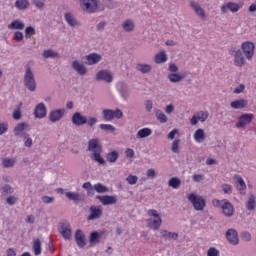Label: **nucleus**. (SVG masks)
I'll use <instances>...</instances> for the list:
<instances>
[{
  "instance_id": "1",
  "label": "nucleus",
  "mask_w": 256,
  "mask_h": 256,
  "mask_svg": "<svg viewBox=\"0 0 256 256\" xmlns=\"http://www.w3.org/2000/svg\"><path fill=\"white\" fill-rule=\"evenodd\" d=\"M87 150L92 153L90 155V159L92 161H95L99 165H105V159L101 157V153H103V146H101V142L97 138L88 141Z\"/></svg>"
},
{
  "instance_id": "2",
  "label": "nucleus",
  "mask_w": 256,
  "mask_h": 256,
  "mask_svg": "<svg viewBox=\"0 0 256 256\" xmlns=\"http://www.w3.org/2000/svg\"><path fill=\"white\" fill-rule=\"evenodd\" d=\"M23 83L26 89H28V91L33 92L37 89V81L35 80V74L33 73V70L31 69V66H29V64L25 66Z\"/></svg>"
},
{
  "instance_id": "3",
  "label": "nucleus",
  "mask_w": 256,
  "mask_h": 256,
  "mask_svg": "<svg viewBox=\"0 0 256 256\" xmlns=\"http://www.w3.org/2000/svg\"><path fill=\"white\" fill-rule=\"evenodd\" d=\"M100 3L99 0H80V8L84 13H97Z\"/></svg>"
},
{
  "instance_id": "4",
  "label": "nucleus",
  "mask_w": 256,
  "mask_h": 256,
  "mask_svg": "<svg viewBox=\"0 0 256 256\" xmlns=\"http://www.w3.org/2000/svg\"><path fill=\"white\" fill-rule=\"evenodd\" d=\"M104 121H113V119H123V111L119 108L116 110L104 109L102 110Z\"/></svg>"
},
{
  "instance_id": "5",
  "label": "nucleus",
  "mask_w": 256,
  "mask_h": 256,
  "mask_svg": "<svg viewBox=\"0 0 256 256\" xmlns=\"http://www.w3.org/2000/svg\"><path fill=\"white\" fill-rule=\"evenodd\" d=\"M58 232L65 239V241H71L73 235V230L71 229V224L69 222H60L58 226Z\"/></svg>"
},
{
  "instance_id": "6",
  "label": "nucleus",
  "mask_w": 256,
  "mask_h": 256,
  "mask_svg": "<svg viewBox=\"0 0 256 256\" xmlns=\"http://www.w3.org/2000/svg\"><path fill=\"white\" fill-rule=\"evenodd\" d=\"M240 50L244 54V57H246L248 61H251V59H253V55H255V43L246 41L241 44Z\"/></svg>"
},
{
  "instance_id": "7",
  "label": "nucleus",
  "mask_w": 256,
  "mask_h": 256,
  "mask_svg": "<svg viewBox=\"0 0 256 256\" xmlns=\"http://www.w3.org/2000/svg\"><path fill=\"white\" fill-rule=\"evenodd\" d=\"M188 201H191L195 211H203L205 209L206 202L201 196L190 194L188 196Z\"/></svg>"
},
{
  "instance_id": "8",
  "label": "nucleus",
  "mask_w": 256,
  "mask_h": 256,
  "mask_svg": "<svg viewBox=\"0 0 256 256\" xmlns=\"http://www.w3.org/2000/svg\"><path fill=\"white\" fill-rule=\"evenodd\" d=\"M234 53V65L235 67H243L245 65V54L241 49H236L232 47L230 49V54L233 55Z\"/></svg>"
},
{
  "instance_id": "9",
  "label": "nucleus",
  "mask_w": 256,
  "mask_h": 256,
  "mask_svg": "<svg viewBox=\"0 0 256 256\" xmlns=\"http://www.w3.org/2000/svg\"><path fill=\"white\" fill-rule=\"evenodd\" d=\"M223 204H221V210L224 217H233L235 215V207L233 203L229 202L227 199H222Z\"/></svg>"
},
{
  "instance_id": "10",
  "label": "nucleus",
  "mask_w": 256,
  "mask_h": 256,
  "mask_svg": "<svg viewBox=\"0 0 256 256\" xmlns=\"http://www.w3.org/2000/svg\"><path fill=\"white\" fill-rule=\"evenodd\" d=\"M254 117L255 116L253 114H242L238 118V122L236 123L235 127H237V129H243V127H246V125H249V123L253 121Z\"/></svg>"
},
{
  "instance_id": "11",
  "label": "nucleus",
  "mask_w": 256,
  "mask_h": 256,
  "mask_svg": "<svg viewBox=\"0 0 256 256\" xmlns=\"http://www.w3.org/2000/svg\"><path fill=\"white\" fill-rule=\"evenodd\" d=\"M226 239L230 245H239V233L237 230L230 228L226 231Z\"/></svg>"
},
{
  "instance_id": "12",
  "label": "nucleus",
  "mask_w": 256,
  "mask_h": 256,
  "mask_svg": "<svg viewBox=\"0 0 256 256\" xmlns=\"http://www.w3.org/2000/svg\"><path fill=\"white\" fill-rule=\"evenodd\" d=\"M116 88L122 99H124V101H128L130 97L129 86L125 82H118Z\"/></svg>"
},
{
  "instance_id": "13",
  "label": "nucleus",
  "mask_w": 256,
  "mask_h": 256,
  "mask_svg": "<svg viewBox=\"0 0 256 256\" xmlns=\"http://www.w3.org/2000/svg\"><path fill=\"white\" fill-rule=\"evenodd\" d=\"M103 210L101 206H90V215L87 217V221H95V219H101Z\"/></svg>"
},
{
  "instance_id": "14",
  "label": "nucleus",
  "mask_w": 256,
  "mask_h": 256,
  "mask_svg": "<svg viewBox=\"0 0 256 256\" xmlns=\"http://www.w3.org/2000/svg\"><path fill=\"white\" fill-rule=\"evenodd\" d=\"M96 81H105V83H113V74L108 70H100L96 74Z\"/></svg>"
},
{
  "instance_id": "15",
  "label": "nucleus",
  "mask_w": 256,
  "mask_h": 256,
  "mask_svg": "<svg viewBox=\"0 0 256 256\" xmlns=\"http://www.w3.org/2000/svg\"><path fill=\"white\" fill-rule=\"evenodd\" d=\"M34 117L36 119H43L47 117V106H45V103L41 102L36 105L34 109Z\"/></svg>"
},
{
  "instance_id": "16",
  "label": "nucleus",
  "mask_w": 256,
  "mask_h": 256,
  "mask_svg": "<svg viewBox=\"0 0 256 256\" xmlns=\"http://www.w3.org/2000/svg\"><path fill=\"white\" fill-rule=\"evenodd\" d=\"M96 199H98L102 205H115L118 201L117 195H98Z\"/></svg>"
},
{
  "instance_id": "17",
  "label": "nucleus",
  "mask_w": 256,
  "mask_h": 256,
  "mask_svg": "<svg viewBox=\"0 0 256 256\" xmlns=\"http://www.w3.org/2000/svg\"><path fill=\"white\" fill-rule=\"evenodd\" d=\"M72 123L76 127H81V125H87V116H83L81 112H75L72 115Z\"/></svg>"
},
{
  "instance_id": "18",
  "label": "nucleus",
  "mask_w": 256,
  "mask_h": 256,
  "mask_svg": "<svg viewBox=\"0 0 256 256\" xmlns=\"http://www.w3.org/2000/svg\"><path fill=\"white\" fill-rule=\"evenodd\" d=\"M190 7L191 9H193V11L196 13V15L202 19L205 20V18L207 17L205 15V10L201 7V5L195 1H190Z\"/></svg>"
},
{
  "instance_id": "19",
  "label": "nucleus",
  "mask_w": 256,
  "mask_h": 256,
  "mask_svg": "<svg viewBox=\"0 0 256 256\" xmlns=\"http://www.w3.org/2000/svg\"><path fill=\"white\" fill-rule=\"evenodd\" d=\"M240 9H241V6H239V4L228 2L227 4L221 6V13L223 15H225L227 11H231L232 13H237V11H239Z\"/></svg>"
},
{
  "instance_id": "20",
  "label": "nucleus",
  "mask_w": 256,
  "mask_h": 256,
  "mask_svg": "<svg viewBox=\"0 0 256 256\" xmlns=\"http://www.w3.org/2000/svg\"><path fill=\"white\" fill-rule=\"evenodd\" d=\"M75 241L78 247H80V249H83V247L87 245L86 239H85V233L83 232V230H80V229L76 230Z\"/></svg>"
},
{
  "instance_id": "21",
  "label": "nucleus",
  "mask_w": 256,
  "mask_h": 256,
  "mask_svg": "<svg viewBox=\"0 0 256 256\" xmlns=\"http://www.w3.org/2000/svg\"><path fill=\"white\" fill-rule=\"evenodd\" d=\"M63 115H65V110H53L49 114V121H51V123H57V121H61V119H63Z\"/></svg>"
},
{
  "instance_id": "22",
  "label": "nucleus",
  "mask_w": 256,
  "mask_h": 256,
  "mask_svg": "<svg viewBox=\"0 0 256 256\" xmlns=\"http://www.w3.org/2000/svg\"><path fill=\"white\" fill-rule=\"evenodd\" d=\"M8 29H10V31H23V29H25V22L20 19L13 20L8 25Z\"/></svg>"
},
{
  "instance_id": "23",
  "label": "nucleus",
  "mask_w": 256,
  "mask_h": 256,
  "mask_svg": "<svg viewBox=\"0 0 256 256\" xmlns=\"http://www.w3.org/2000/svg\"><path fill=\"white\" fill-rule=\"evenodd\" d=\"M64 19L69 27H79L81 24L77 21V18L71 12H67L64 14Z\"/></svg>"
},
{
  "instance_id": "24",
  "label": "nucleus",
  "mask_w": 256,
  "mask_h": 256,
  "mask_svg": "<svg viewBox=\"0 0 256 256\" xmlns=\"http://www.w3.org/2000/svg\"><path fill=\"white\" fill-rule=\"evenodd\" d=\"M72 69H74L78 75H87V67L81 64L78 60L72 62Z\"/></svg>"
},
{
  "instance_id": "25",
  "label": "nucleus",
  "mask_w": 256,
  "mask_h": 256,
  "mask_svg": "<svg viewBox=\"0 0 256 256\" xmlns=\"http://www.w3.org/2000/svg\"><path fill=\"white\" fill-rule=\"evenodd\" d=\"M86 65H97L101 61V55L97 53H91L85 56Z\"/></svg>"
},
{
  "instance_id": "26",
  "label": "nucleus",
  "mask_w": 256,
  "mask_h": 256,
  "mask_svg": "<svg viewBox=\"0 0 256 256\" xmlns=\"http://www.w3.org/2000/svg\"><path fill=\"white\" fill-rule=\"evenodd\" d=\"M247 105H249V102L246 99H239V100L232 101L230 103V107L232 109H245Z\"/></svg>"
},
{
  "instance_id": "27",
  "label": "nucleus",
  "mask_w": 256,
  "mask_h": 256,
  "mask_svg": "<svg viewBox=\"0 0 256 256\" xmlns=\"http://www.w3.org/2000/svg\"><path fill=\"white\" fill-rule=\"evenodd\" d=\"M122 29L126 33H133V31H135V22L131 19H126L122 23Z\"/></svg>"
},
{
  "instance_id": "28",
  "label": "nucleus",
  "mask_w": 256,
  "mask_h": 256,
  "mask_svg": "<svg viewBox=\"0 0 256 256\" xmlns=\"http://www.w3.org/2000/svg\"><path fill=\"white\" fill-rule=\"evenodd\" d=\"M163 223V220L161 218L158 219H148L147 220V225L150 229H154V231H159L161 229V225Z\"/></svg>"
},
{
  "instance_id": "29",
  "label": "nucleus",
  "mask_w": 256,
  "mask_h": 256,
  "mask_svg": "<svg viewBox=\"0 0 256 256\" xmlns=\"http://www.w3.org/2000/svg\"><path fill=\"white\" fill-rule=\"evenodd\" d=\"M28 127L27 123L21 122L14 128L15 137H23L25 135V128Z\"/></svg>"
},
{
  "instance_id": "30",
  "label": "nucleus",
  "mask_w": 256,
  "mask_h": 256,
  "mask_svg": "<svg viewBox=\"0 0 256 256\" xmlns=\"http://www.w3.org/2000/svg\"><path fill=\"white\" fill-rule=\"evenodd\" d=\"M101 237H103V234L94 231L92 233H90V247H93V245H97L98 243H101Z\"/></svg>"
},
{
  "instance_id": "31",
  "label": "nucleus",
  "mask_w": 256,
  "mask_h": 256,
  "mask_svg": "<svg viewBox=\"0 0 256 256\" xmlns=\"http://www.w3.org/2000/svg\"><path fill=\"white\" fill-rule=\"evenodd\" d=\"M153 69V66L151 64H136V71H139V73H143V75L151 73Z\"/></svg>"
},
{
  "instance_id": "32",
  "label": "nucleus",
  "mask_w": 256,
  "mask_h": 256,
  "mask_svg": "<svg viewBox=\"0 0 256 256\" xmlns=\"http://www.w3.org/2000/svg\"><path fill=\"white\" fill-rule=\"evenodd\" d=\"M152 134H153V130H151V128H142L137 132L136 138L145 139L147 137H150V135Z\"/></svg>"
},
{
  "instance_id": "33",
  "label": "nucleus",
  "mask_w": 256,
  "mask_h": 256,
  "mask_svg": "<svg viewBox=\"0 0 256 256\" xmlns=\"http://www.w3.org/2000/svg\"><path fill=\"white\" fill-rule=\"evenodd\" d=\"M234 179L237 181V189L240 191V193H243L245 189H247V184L245 183V180H243V177L240 175H234Z\"/></svg>"
},
{
  "instance_id": "34",
  "label": "nucleus",
  "mask_w": 256,
  "mask_h": 256,
  "mask_svg": "<svg viewBox=\"0 0 256 256\" xmlns=\"http://www.w3.org/2000/svg\"><path fill=\"white\" fill-rule=\"evenodd\" d=\"M29 5H31L29 0H16L15 2V7L19 11H25V9H29Z\"/></svg>"
},
{
  "instance_id": "35",
  "label": "nucleus",
  "mask_w": 256,
  "mask_h": 256,
  "mask_svg": "<svg viewBox=\"0 0 256 256\" xmlns=\"http://www.w3.org/2000/svg\"><path fill=\"white\" fill-rule=\"evenodd\" d=\"M65 196L70 201H74V202L83 201V196L81 194H79L78 192H66Z\"/></svg>"
},
{
  "instance_id": "36",
  "label": "nucleus",
  "mask_w": 256,
  "mask_h": 256,
  "mask_svg": "<svg viewBox=\"0 0 256 256\" xmlns=\"http://www.w3.org/2000/svg\"><path fill=\"white\" fill-rule=\"evenodd\" d=\"M168 79L171 83H181L185 79V76L179 73H171L168 75Z\"/></svg>"
},
{
  "instance_id": "37",
  "label": "nucleus",
  "mask_w": 256,
  "mask_h": 256,
  "mask_svg": "<svg viewBox=\"0 0 256 256\" xmlns=\"http://www.w3.org/2000/svg\"><path fill=\"white\" fill-rule=\"evenodd\" d=\"M194 139L197 141V143H202V141H205V130L198 129L194 133Z\"/></svg>"
},
{
  "instance_id": "38",
  "label": "nucleus",
  "mask_w": 256,
  "mask_h": 256,
  "mask_svg": "<svg viewBox=\"0 0 256 256\" xmlns=\"http://www.w3.org/2000/svg\"><path fill=\"white\" fill-rule=\"evenodd\" d=\"M161 235L164 239L169 238V239H173L174 241H177V239H179V234L175 232H169L167 230H162Z\"/></svg>"
},
{
  "instance_id": "39",
  "label": "nucleus",
  "mask_w": 256,
  "mask_h": 256,
  "mask_svg": "<svg viewBox=\"0 0 256 256\" xmlns=\"http://www.w3.org/2000/svg\"><path fill=\"white\" fill-rule=\"evenodd\" d=\"M32 247H33L34 255L36 256L41 255V240L39 238L34 239Z\"/></svg>"
},
{
  "instance_id": "40",
  "label": "nucleus",
  "mask_w": 256,
  "mask_h": 256,
  "mask_svg": "<svg viewBox=\"0 0 256 256\" xmlns=\"http://www.w3.org/2000/svg\"><path fill=\"white\" fill-rule=\"evenodd\" d=\"M106 159L109 163H117V159H119V152L112 151L106 155Z\"/></svg>"
},
{
  "instance_id": "41",
  "label": "nucleus",
  "mask_w": 256,
  "mask_h": 256,
  "mask_svg": "<svg viewBox=\"0 0 256 256\" xmlns=\"http://www.w3.org/2000/svg\"><path fill=\"white\" fill-rule=\"evenodd\" d=\"M168 185H169V187H172V189H179V187H181V179H179L177 177H172L168 181Z\"/></svg>"
},
{
  "instance_id": "42",
  "label": "nucleus",
  "mask_w": 256,
  "mask_h": 256,
  "mask_svg": "<svg viewBox=\"0 0 256 256\" xmlns=\"http://www.w3.org/2000/svg\"><path fill=\"white\" fill-rule=\"evenodd\" d=\"M94 191H96V193H109V187L101 184V183H97L93 186Z\"/></svg>"
},
{
  "instance_id": "43",
  "label": "nucleus",
  "mask_w": 256,
  "mask_h": 256,
  "mask_svg": "<svg viewBox=\"0 0 256 256\" xmlns=\"http://www.w3.org/2000/svg\"><path fill=\"white\" fill-rule=\"evenodd\" d=\"M255 199H256L255 195L251 194L249 196L246 204V209H248V211H253V209H255V205H256Z\"/></svg>"
},
{
  "instance_id": "44",
  "label": "nucleus",
  "mask_w": 256,
  "mask_h": 256,
  "mask_svg": "<svg viewBox=\"0 0 256 256\" xmlns=\"http://www.w3.org/2000/svg\"><path fill=\"white\" fill-rule=\"evenodd\" d=\"M42 55L45 59H55L59 57V54L51 49L44 50Z\"/></svg>"
},
{
  "instance_id": "45",
  "label": "nucleus",
  "mask_w": 256,
  "mask_h": 256,
  "mask_svg": "<svg viewBox=\"0 0 256 256\" xmlns=\"http://www.w3.org/2000/svg\"><path fill=\"white\" fill-rule=\"evenodd\" d=\"M196 117L198 118V121H201V123H205L207 119H209V112L208 111H198L196 113Z\"/></svg>"
},
{
  "instance_id": "46",
  "label": "nucleus",
  "mask_w": 256,
  "mask_h": 256,
  "mask_svg": "<svg viewBox=\"0 0 256 256\" xmlns=\"http://www.w3.org/2000/svg\"><path fill=\"white\" fill-rule=\"evenodd\" d=\"M154 61L157 64L165 63L167 61V54L165 52H160L156 54Z\"/></svg>"
},
{
  "instance_id": "47",
  "label": "nucleus",
  "mask_w": 256,
  "mask_h": 256,
  "mask_svg": "<svg viewBox=\"0 0 256 256\" xmlns=\"http://www.w3.org/2000/svg\"><path fill=\"white\" fill-rule=\"evenodd\" d=\"M35 33H37L35 28L33 26H28L25 29V38L29 39V38L33 37V35H35Z\"/></svg>"
},
{
  "instance_id": "48",
  "label": "nucleus",
  "mask_w": 256,
  "mask_h": 256,
  "mask_svg": "<svg viewBox=\"0 0 256 256\" xmlns=\"http://www.w3.org/2000/svg\"><path fill=\"white\" fill-rule=\"evenodd\" d=\"M156 117L160 123H167V121H168L167 115H165V113H163V111H161V110H158L156 112Z\"/></svg>"
},
{
  "instance_id": "49",
  "label": "nucleus",
  "mask_w": 256,
  "mask_h": 256,
  "mask_svg": "<svg viewBox=\"0 0 256 256\" xmlns=\"http://www.w3.org/2000/svg\"><path fill=\"white\" fill-rule=\"evenodd\" d=\"M99 128L102 131H110L111 133H113V131H115V126H113L111 124H100Z\"/></svg>"
},
{
  "instance_id": "50",
  "label": "nucleus",
  "mask_w": 256,
  "mask_h": 256,
  "mask_svg": "<svg viewBox=\"0 0 256 256\" xmlns=\"http://www.w3.org/2000/svg\"><path fill=\"white\" fill-rule=\"evenodd\" d=\"M2 165H3V167H5V168L14 167V165H15V160L9 159V158H5V159H3V161H2Z\"/></svg>"
},
{
  "instance_id": "51",
  "label": "nucleus",
  "mask_w": 256,
  "mask_h": 256,
  "mask_svg": "<svg viewBox=\"0 0 256 256\" xmlns=\"http://www.w3.org/2000/svg\"><path fill=\"white\" fill-rule=\"evenodd\" d=\"M181 143V140L176 139L173 141L171 146L172 153H179V144Z\"/></svg>"
},
{
  "instance_id": "52",
  "label": "nucleus",
  "mask_w": 256,
  "mask_h": 256,
  "mask_svg": "<svg viewBox=\"0 0 256 256\" xmlns=\"http://www.w3.org/2000/svg\"><path fill=\"white\" fill-rule=\"evenodd\" d=\"M139 180V177L135 176V175H129L126 178V181L129 185H136L137 181Z\"/></svg>"
},
{
  "instance_id": "53",
  "label": "nucleus",
  "mask_w": 256,
  "mask_h": 256,
  "mask_svg": "<svg viewBox=\"0 0 256 256\" xmlns=\"http://www.w3.org/2000/svg\"><path fill=\"white\" fill-rule=\"evenodd\" d=\"M82 188L88 191V195H91V194L93 195L94 188H93V185H91V182H85L82 185Z\"/></svg>"
},
{
  "instance_id": "54",
  "label": "nucleus",
  "mask_w": 256,
  "mask_h": 256,
  "mask_svg": "<svg viewBox=\"0 0 256 256\" xmlns=\"http://www.w3.org/2000/svg\"><path fill=\"white\" fill-rule=\"evenodd\" d=\"M222 191L226 195H231V193H233V187L230 184H223L222 185Z\"/></svg>"
},
{
  "instance_id": "55",
  "label": "nucleus",
  "mask_w": 256,
  "mask_h": 256,
  "mask_svg": "<svg viewBox=\"0 0 256 256\" xmlns=\"http://www.w3.org/2000/svg\"><path fill=\"white\" fill-rule=\"evenodd\" d=\"M23 137H24L25 147H32L33 146V139H31L29 134H25Z\"/></svg>"
},
{
  "instance_id": "56",
  "label": "nucleus",
  "mask_w": 256,
  "mask_h": 256,
  "mask_svg": "<svg viewBox=\"0 0 256 256\" xmlns=\"http://www.w3.org/2000/svg\"><path fill=\"white\" fill-rule=\"evenodd\" d=\"M220 255V252L217 248L215 247H210L208 250H207V256H219Z\"/></svg>"
},
{
  "instance_id": "57",
  "label": "nucleus",
  "mask_w": 256,
  "mask_h": 256,
  "mask_svg": "<svg viewBox=\"0 0 256 256\" xmlns=\"http://www.w3.org/2000/svg\"><path fill=\"white\" fill-rule=\"evenodd\" d=\"M13 39L17 43H21V41H23V32H21V31L14 32Z\"/></svg>"
},
{
  "instance_id": "58",
  "label": "nucleus",
  "mask_w": 256,
  "mask_h": 256,
  "mask_svg": "<svg viewBox=\"0 0 256 256\" xmlns=\"http://www.w3.org/2000/svg\"><path fill=\"white\" fill-rule=\"evenodd\" d=\"M104 3L108 9H117V2L113 0H104Z\"/></svg>"
},
{
  "instance_id": "59",
  "label": "nucleus",
  "mask_w": 256,
  "mask_h": 256,
  "mask_svg": "<svg viewBox=\"0 0 256 256\" xmlns=\"http://www.w3.org/2000/svg\"><path fill=\"white\" fill-rule=\"evenodd\" d=\"M240 237L243 241H247V242L251 241V233L247 231L241 232Z\"/></svg>"
},
{
  "instance_id": "60",
  "label": "nucleus",
  "mask_w": 256,
  "mask_h": 256,
  "mask_svg": "<svg viewBox=\"0 0 256 256\" xmlns=\"http://www.w3.org/2000/svg\"><path fill=\"white\" fill-rule=\"evenodd\" d=\"M9 131V124L7 123H0V135H3Z\"/></svg>"
},
{
  "instance_id": "61",
  "label": "nucleus",
  "mask_w": 256,
  "mask_h": 256,
  "mask_svg": "<svg viewBox=\"0 0 256 256\" xmlns=\"http://www.w3.org/2000/svg\"><path fill=\"white\" fill-rule=\"evenodd\" d=\"M105 27H107V22L101 21L100 23L97 24L96 31H99L101 33L105 30Z\"/></svg>"
},
{
  "instance_id": "62",
  "label": "nucleus",
  "mask_w": 256,
  "mask_h": 256,
  "mask_svg": "<svg viewBox=\"0 0 256 256\" xmlns=\"http://www.w3.org/2000/svg\"><path fill=\"white\" fill-rule=\"evenodd\" d=\"M32 4L35 5L37 9H43V7H45V3L41 0H34Z\"/></svg>"
},
{
  "instance_id": "63",
  "label": "nucleus",
  "mask_w": 256,
  "mask_h": 256,
  "mask_svg": "<svg viewBox=\"0 0 256 256\" xmlns=\"http://www.w3.org/2000/svg\"><path fill=\"white\" fill-rule=\"evenodd\" d=\"M2 193H13V187H11V185L6 184L2 187Z\"/></svg>"
},
{
  "instance_id": "64",
  "label": "nucleus",
  "mask_w": 256,
  "mask_h": 256,
  "mask_svg": "<svg viewBox=\"0 0 256 256\" xmlns=\"http://www.w3.org/2000/svg\"><path fill=\"white\" fill-rule=\"evenodd\" d=\"M86 124L88 125V127H93L94 125L97 124V118L90 117L89 119H87Z\"/></svg>"
}]
</instances>
